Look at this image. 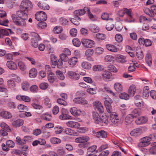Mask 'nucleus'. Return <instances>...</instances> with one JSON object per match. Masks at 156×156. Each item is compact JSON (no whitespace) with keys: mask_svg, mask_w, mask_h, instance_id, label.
<instances>
[{"mask_svg":"<svg viewBox=\"0 0 156 156\" xmlns=\"http://www.w3.org/2000/svg\"><path fill=\"white\" fill-rule=\"evenodd\" d=\"M69 112L67 110L63 108L61 111V115L59 117V119L62 120H72L73 117L68 114Z\"/></svg>","mask_w":156,"mask_h":156,"instance_id":"39448f33","label":"nucleus"},{"mask_svg":"<svg viewBox=\"0 0 156 156\" xmlns=\"http://www.w3.org/2000/svg\"><path fill=\"white\" fill-rule=\"evenodd\" d=\"M93 119L94 122L99 124L101 126L107 125L108 121L107 117L106 115L100 117L98 114L96 112H93L92 113Z\"/></svg>","mask_w":156,"mask_h":156,"instance_id":"7ed1b4c3","label":"nucleus"},{"mask_svg":"<svg viewBox=\"0 0 156 156\" xmlns=\"http://www.w3.org/2000/svg\"><path fill=\"white\" fill-rule=\"evenodd\" d=\"M0 115L5 119H10L12 117V114L10 112L6 111H2L0 113Z\"/></svg>","mask_w":156,"mask_h":156,"instance_id":"412c9836","label":"nucleus"},{"mask_svg":"<svg viewBox=\"0 0 156 156\" xmlns=\"http://www.w3.org/2000/svg\"><path fill=\"white\" fill-rule=\"evenodd\" d=\"M55 132L56 134H59L61 133L63 130V128L60 126H58L55 127Z\"/></svg>","mask_w":156,"mask_h":156,"instance_id":"e2e57ef3","label":"nucleus"},{"mask_svg":"<svg viewBox=\"0 0 156 156\" xmlns=\"http://www.w3.org/2000/svg\"><path fill=\"white\" fill-rule=\"evenodd\" d=\"M145 129V128L143 127L135 129L131 132L130 134L132 136H137L144 133Z\"/></svg>","mask_w":156,"mask_h":156,"instance_id":"9d476101","label":"nucleus"},{"mask_svg":"<svg viewBox=\"0 0 156 156\" xmlns=\"http://www.w3.org/2000/svg\"><path fill=\"white\" fill-rule=\"evenodd\" d=\"M149 154L151 155H156V148L151 146L149 149Z\"/></svg>","mask_w":156,"mask_h":156,"instance_id":"338daca9","label":"nucleus"},{"mask_svg":"<svg viewBox=\"0 0 156 156\" xmlns=\"http://www.w3.org/2000/svg\"><path fill=\"white\" fill-rule=\"evenodd\" d=\"M86 8L85 7L83 9H79L74 11V14L75 15V18L76 19H78L79 20H81L80 18L78 16H81L84 15L86 11H87Z\"/></svg>","mask_w":156,"mask_h":156,"instance_id":"f8f14e48","label":"nucleus"},{"mask_svg":"<svg viewBox=\"0 0 156 156\" xmlns=\"http://www.w3.org/2000/svg\"><path fill=\"white\" fill-rule=\"evenodd\" d=\"M102 78L105 81H108L111 79L112 73L108 71H105L102 75Z\"/></svg>","mask_w":156,"mask_h":156,"instance_id":"aec40b11","label":"nucleus"},{"mask_svg":"<svg viewBox=\"0 0 156 156\" xmlns=\"http://www.w3.org/2000/svg\"><path fill=\"white\" fill-rule=\"evenodd\" d=\"M16 98L20 101H23L25 102H29L30 101V98L26 95H18L16 97Z\"/></svg>","mask_w":156,"mask_h":156,"instance_id":"a211bd4d","label":"nucleus"},{"mask_svg":"<svg viewBox=\"0 0 156 156\" xmlns=\"http://www.w3.org/2000/svg\"><path fill=\"white\" fill-rule=\"evenodd\" d=\"M114 86L115 90L118 92H120L122 90V86L119 83H115Z\"/></svg>","mask_w":156,"mask_h":156,"instance_id":"c9c22d12","label":"nucleus"},{"mask_svg":"<svg viewBox=\"0 0 156 156\" xmlns=\"http://www.w3.org/2000/svg\"><path fill=\"white\" fill-rule=\"evenodd\" d=\"M12 125L15 127H19L22 126L24 123V121L22 119H18L15 120H12Z\"/></svg>","mask_w":156,"mask_h":156,"instance_id":"5701e85b","label":"nucleus"},{"mask_svg":"<svg viewBox=\"0 0 156 156\" xmlns=\"http://www.w3.org/2000/svg\"><path fill=\"white\" fill-rule=\"evenodd\" d=\"M18 65L20 69L21 70L24 71L27 69L25 63L22 61H19L18 63Z\"/></svg>","mask_w":156,"mask_h":156,"instance_id":"37998d69","label":"nucleus"},{"mask_svg":"<svg viewBox=\"0 0 156 156\" xmlns=\"http://www.w3.org/2000/svg\"><path fill=\"white\" fill-rule=\"evenodd\" d=\"M68 74L70 77L76 80H78L80 78L79 75L73 71H69L68 72Z\"/></svg>","mask_w":156,"mask_h":156,"instance_id":"a878e982","label":"nucleus"},{"mask_svg":"<svg viewBox=\"0 0 156 156\" xmlns=\"http://www.w3.org/2000/svg\"><path fill=\"white\" fill-rule=\"evenodd\" d=\"M108 69L110 71L113 73H116L118 71V69L115 66L111 64L108 65Z\"/></svg>","mask_w":156,"mask_h":156,"instance_id":"13d9d810","label":"nucleus"},{"mask_svg":"<svg viewBox=\"0 0 156 156\" xmlns=\"http://www.w3.org/2000/svg\"><path fill=\"white\" fill-rule=\"evenodd\" d=\"M96 136L99 138H106L107 136V133L104 130H101L97 132Z\"/></svg>","mask_w":156,"mask_h":156,"instance_id":"7c9ffc66","label":"nucleus"},{"mask_svg":"<svg viewBox=\"0 0 156 156\" xmlns=\"http://www.w3.org/2000/svg\"><path fill=\"white\" fill-rule=\"evenodd\" d=\"M37 74V71L35 68L30 69L29 71V76L30 78H35Z\"/></svg>","mask_w":156,"mask_h":156,"instance_id":"c85d7f7f","label":"nucleus"},{"mask_svg":"<svg viewBox=\"0 0 156 156\" xmlns=\"http://www.w3.org/2000/svg\"><path fill=\"white\" fill-rule=\"evenodd\" d=\"M96 38L99 40H103L105 38V34L101 33H98L96 35Z\"/></svg>","mask_w":156,"mask_h":156,"instance_id":"bf43d9fd","label":"nucleus"},{"mask_svg":"<svg viewBox=\"0 0 156 156\" xmlns=\"http://www.w3.org/2000/svg\"><path fill=\"white\" fill-rule=\"evenodd\" d=\"M88 16L90 19L92 21H95L97 19V17L94 15H93L90 12V9L88 8H86Z\"/></svg>","mask_w":156,"mask_h":156,"instance_id":"4c0bfd02","label":"nucleus"},{"mask_svg":"<svg viewBox=\"0 0 156 156\" xmlns=\"http://www.w3.org/2000/svg\"><path fill=\"white\" fill-rule=\"evenodd\" d=\"M39 87L42 90L46 89L48 87V84L46 82H43L40 84Z\"/></svg>","mask_w":156,"mask_h":156,"instance_id":"603ef678","label":"nucleus"},{"mask_svg":"<svg viewBox=\"0 0 156 156\" xmlns=\"http://www.w3.org/2000/svg\"><path fill=\"white\" fill-rule=\"evenodd\" d=\"M93 106L95 110L100 113H103L104 111L103 107L101 103L99 101H96L93 103Z\"/></svg>","mask_w":156,"mask_h":156,"instance_id":"1a4fd4ad","label":"nucleus"},{"mask_svg":"<svg viewBox=\"0 0 156 156\" xmlns=\"http://www.w3.org/2000/svg\"><path fill=\"white\" fill-rule=\"evenodd\" d=\"M0 126L2 129H4L8 132H10L11 131L9 126L4 122L1 123L0 124Z\"/></svg>","mask_w":156,"mask_h":156,"instance_id":"58836bf2","label":"nucleus"},{"mask_svg":"<svg viewBox=\"0 0 156 156\" xmlns=\"http://www.w3.org/2000/svg\"><path fill=\"white\" fill-rule=\"evenodd\" d=\"M29 87V84L27 81L23 82L22 83V87L23 90L24 91L27 90Z\"/></svg>","mask_w":156,"mask_h":156,"instance_id":"3c124183","label":"nucleus"},{"mask_svg":"<svg viewBox=\"0 0 156 156\" xmlns=\"http://www.w3.org/2000/svg\"><path fill=\"white\" fill-rule=\"evenodd\" d=\"M21 12H16V15H12V18L13 22L16 25L23 28L27 26V20L28 17V15Z\"/></svg>","mask_w":156,"mask_h":156,"instance_id":"f257e3e1","label":"nucleus"},{"mask_svg":"<svg viewBox=\"0 0 156 156\" xmlns=\"http://www.w3.org/2000/svg\"><path fill=\"white\" fill-rule=\"evenodd\" d=\"M97 146L93 145L89 147L87 150L86 154L87 156H96V154L98 152V150H96Z\"/></svg>","mask_w":156,"mask_h":156,"instance_id":"6e6552de","label":"nucleus"},{"mask_svg":"<svg viewBox=\"0 0 156 156\" xmlns=\"http://www.w3.org/2000/svg\"><path fill=\"white\" fill-rule=\"evenodd\" d=\"M72 42L73 45L76 47H79L80 45L81 42L77 38H74Z\"/></svg>","mask_w":156,"mask_h":156,"instance_id":"680f3d73","label":"nucleus"},{"mask_svg":"<svg viewBox=\"0 0 156 156\" xmlns=\"http://www.w3.org/2000/svg\"><path fill=\"white\" fill-rule=\"evenodd\" d=\"M131 114L133 118H136L141 115V112L140 109H135L132 111Z\"/></svg>","mask_w":156,"mask_h":156,"instance_id":"2f4dec72","label":"nucleus"},{"mask_svg":"<svg viewBox=\"0 0 156 156\" xmlns=\"http://www.w3.org/2000/svg\"><path fill=\"white\" fill-rule=\"evenodd\" d=\"M81 66L84 69H90L91 67V64L86 61H84L82 62Z\"/></svg>","mask_w":156,"mask_h":156,"instance_id":"a19ab883","label":"nucleus"},{"mask_svg":"<svg viewBox=\"0 0 156 156\" xmlns=\"http://www.w3.org/2000/svg\"><path fill=\"white\" fill-rule=\"evenodd\" d=\"M104 69V66L100 65H95L93 66V70L94 71H102Z\"/></svg>","mask_w":156,"mask_h":156,"instance_id":"72a5a7b5","label":"nucleus"},{"mask_svg":"<svg viewBox=\"0 0 156 156\" xmlns=\"http://www.w3.org/2000/svg\"><path fill=\"white\" fill-rule=\"evenodd\" d=\"M9 31L11 32V30L10 29H0V33L4 35H8Z\"/></svg>","mask_w":156,"mask_h":156,"instance_id":"a18cd8bd","label":"nucleus"},{"mask_svg":"<svg viewBox=\"0 0 156 156\" xmlns=\"http://www.w3.org/2000/svg\"><path fill=\"white\" fill-rule=\"evenodd\" d=\"M40 40V38H33L31 39L32 45L34 47L36 48L38 46V41Z\"/></svg>","mask_w":156,"mask_h":156,"instance_id":"ea45409f","label":"nucleus"},{"mask_svg":"<svg viewBox=\"0 0 156 156\" xmlns=\"http://www.w3.org/2000/svg\"><path fill=\"white\" fill-rule=\"evenodd\" d=\"M68 61L70 67H73L76 65L78 61V59L76 57L74 56L69 59Z\"/></svg>","mask_w":156,"mask_h":156,"instance_id":"6ab92c4d","label":"nucleus"},{"mask_svg":"<svg viewBox=\"0 0 156 156\" xmlns=\"http://www.w3.org/2000/svg\"><path fill=\"white\" fill-rule=\"evenodd\" d=\"M147 121V118L143 116L140 117L136 119L135 121V122L137 125H141L146 123Z\"/></svg>","mask_w":156,"mask_h":156,"instance_id":"f3484780","label":"nucleus"},{"mask_svg":"<svg viewBox=\"0 0 156 156\" xmlns=\"http://www.w3.org/2000/svg\"><path fill=\"white\" fill-rule=\"evenodd\" d=\"M50 141L52 144H56L61 143V140L58 138L54 137L50 139Z\"/></svg>","mask_w":156,"mask_h":156,"instance_id":"79ce46f5","label":"nucleus"},{"mask_svg":"<svg viewBox=\"0 0 156 156\" xmlns=\"http://www.w3.org/2000/svg\"><path fill=\"white\" fill-rule=\"evenodd\" d=\"M145 61L149 66H151L152 63V58L151 54L147 52L145 57Z\"/></svg>","mask_w":156,"mask_h":156,"instance_id":"393cba45","label":"nucleus"},{"mask_svg":"<svg viewBox=\"0 0 156 156\" xmlns=\"http://www.w3.org/2000/svg\"><path fill=\"white\" fill-rule=\"evenodd\" d=\"M149 87L148 86H145L143 88V96L145 98H147L149 96Z\"/></svg>","mask_w":156,"mask_h":156,"instance_id":"473e14b6","label":"nucleus"},{"mask_svg":"<svg viewBox=\"0 0 156 156\" xmlns=\"http://www.w3.org/2000/svg\"><path fill=\"white\" fill-rule=\"evenodd\" d=\"M133 62V63L130 64V66L128 67V69L129 71L132 72L134 71L135 69V67L139 66L136 62L134 61Z\"/></svg>","mask_w":156,"mask_h":156,"instance_id":"c756f323","label":"nucleus"},{"mask_svg":"<svg viewBox=\"0 0 156 156\" xmlns=\"http://www.w3.org/2000/svg\"><path fill=\"white\" fill-rule=\"evenodd\" d=\"M69 111L72 115L75 116L80 115L82 112L80 110L74 107L71 108L69 109Z\"/></svg>","mask_w":156,"mask_h":156,"instance_id":"ddd939ff","label":"nucleus"},{"mask_svg":"<svg viewBox=\"0 0 156 156\" xmlns=\"http://www.w3.org/2000/svg\"><path fill=\"white\" fill-rule=\"evenodd\" d=\"M59 57L60 59L65 62H67L69 59L68 55L65 53L61 54L59 55Z\"/></svg>","mask_w":156,"mask_h":156,"instance_id":"c03bdc74","label":"nucleus"},{"mask_svg":"<svg viewBox=\"0 0 156 156\" xmlns=\"http://www.w3.org/2000/svg\"><path fill=\"white\" fill-rule=\"evenodd\" d=\"M62 27L60 26H57L54 28L53 31L55 33L59 34L62 31Z\"/></svg>","mask_w":156,"mask_h":156,"instance_id":"de8ad7c7","label":"nucleus"},{"mask_svg":"<svg viewBox=\"0 0 156 156\" xmlns=\"http://www.w3.org/2000/svg\"><path fill=\"white\" fill-rule=\"evenodd\" d=\"M112 100L110 98H108L104 101V105L105 107L111 105V104L112 103Z\"/></svg>","mask_w":156,"mask_h":156,"instance_id":"052dcab7","label":"nucleus"},{"mask_svg":"<svg viewBox=\"0 0 156 156\" xmlns=\"http://www.w3.org/2000/svg\"><path fill=\"white\" fill-rule=\"evenodd\" d=\"M115 58L113 56L107 55L105 57V61L106 62L113 63L114 62Z\"/></svg>","mask_w":156,"mask_h":156,"instance_id":"cd10ccee","label":"nucleus"},{"mask_svg":"<svg viewBox=\"0 0 156 156\" xmlns=\"http://www.w3.org/2000/svg\"><path fill=\"white\" fill-rule=\"evenodd\" d=\"M38 90V87L35 85H34L31 86L30 87V91L33 93L37 92Z\"/></svg>","mask_w":156,"mask_h":156,"instance_id":"774afa93","label":"nucleus"},{"mask_svg":"<svg viewBox=\"0 0 156 156\" xmlns=\"http://www.w3.org/2000/svg\"><path fill=\"white\" fill-rule=\"evenodd\" d=\"M6 66L9 69L12 70H15L17 68L16 64L11 61H7L6 63Z\"/></svg>","mask_w":156,"mask_h":156,"instance_id":"4be33fe9","label":"nucleus"},{"mask_svg":"<svg viewBox=\"0 0 156 156\" xmlns=\"http://www.w3.org/2000/svg\"><path fill=\"white\" fill-rule=\"evenodd\" d=\"M111 121L114 124H116L119 122V119L117 113L115 112L112 113L110 115Z\"/></svg>","mask_w":156,"mask_h":156,"instance_id":"2eb2a0df","label":"nucleus"},{"mask_svg":"<svg viewBox=\"0 0 156 156\" xmlns=\"http://www.w3.org/2000/svg\"><path fill=\"white\" fill-rule=\"evenodd\" d=\"M17 108L20 112H24L27 110V107L22 104L18 105Z\"/></svg>","mask_w":156,"mask_h":156,"instance_id":"864d4df0","label":"nucleus"},{"mask_svg":"<svg viewBox=\"0 0 156 156\" xmlns=\"http://www.w3.org/2000/svg\"><path fill=\"white\" fill-rule=\"evenodd\" d=\"M66 124L68 126L73 128H78L80 126L79 123L72 121L67 122Z\"/></svg>","mask_w":156,"mask_h":156,"instance_id":"4468645a","label":"nucleus"},{"mask_svg":"<svg viewBox=\"0 0 156 156\" xmlns=\"http://www.w3.org/2000/svg\"><path fill=\"white\" fill-rule=\"evenodd\" d=\"M104 88L107 93L111 94L113 96L115 95V94L111 90L110 88L107 84L104 85Z\"/></svg>","mask_w":156,"mask_h":156,"instance_id":"09e8293b","label":"nucleus"},{"mask_svg":"<svg viewBox=\"0 0 156 156\" xmlns=\"http://www.w3.org/2000/svg\"><path fill=\"white\" fill-rule=\"evenodd\" d=\"M41 118L47 121H50L51 120L52 116L50 114L44 113L41 115Z\"/></svg>","mask_w":156,"mask_h":156,"instance_id":"e433bc0d","label":"nucleus"},{"mask_svg":"<svg viewBox=\"0 0 156 156\" xmlns=\"http://www.w3.org/2000/svg\"><path fill=\"white\" fill-rule=\"evenodd\" d=\"M51 74H48V81L51 83H53L55 81L54 74L52 73Z\"/></svg>","mask_w":156,"mask_h":156,"instance_id":"0e129e2a","label":"nucleus"},{"mask_svg":"<svg viewBox=\"0 0 156 156\" xmlns=\"http://www.w3.org/2000/svg\"><path fill=\"white\" fill-rule=\"evenodd\" d=\"M35 17V19L38 21H44L47 20V15L44 12L41 11L36 13Z\"/></svg>","mask_w":156,"mask_h":156,"instance_id":"0eeeda50","label":"nucleus"},{"mask_svg":"<svg viewBox=\"0 0 156 156\" xmlns=\"http://www.w3.org/2000/svg\"><path fill=\"white\" fill-rule=\"evenodd\" d=\"M119 48H117L116 46L111 44H106V47L107 49L112 52H116L118 50H121L122 49V46L121 45H119Z\"/></svg>","mask_w":156,"mask_h":156,"instance_id":"9b49d317","label":"nucleus"},{"mask_svg":"<svg viewBox=\"0 0 156 156\" xmlns=\"http://www.w3.org/2000/svg\"><path fill=\"white\" fill-rule=\"evenodd\" d=\"M136 91V88L135 85H132L129 87L128 93L129 95L133 97L135 94Z\"/></svg>","mask_w":156,"mask_h":156,"instance_id":"b1692460","label":"nucleus"},{"mask_svg":"<svg viewBox=\"0 0 156 156\" xmlns=\"http://www.w3.org/2000/svg\"><path fill=\"white\" fill-rule=\"evenodd\" d=\"M109 15L108 13H104L102 14L101 16V18L104 20H110L111 21H113L112 18L108 19Z\"/></svg>","mask_w":156,"mask_h":156,"instance_id":"8fccbe9b","label":"nucleus"},{"mask_svg":"<svg viewBox=\"0 0 156 156\" xmlns=\"http://www.w3.org/2000/svg\"><path fill=\"white\" fill-rule=\"evenodd\" d=\"M57 77L61 80H63L65 78V76L63 73L59 70H57L56 72Z\"/></svg>","mask_w":156,"mask_h":156,"instance_id":"6e6d98bb","label":"nucleus"},{"mask_svg":"<svg viewBox=\"0 0 156 156\" xmlns=\"http://www.w3.org/2000/svg\"><path fill=\"white\" fill-rule=\"evenodd\" d=\"M154 134H150L148 136L144 137L141 139L138 144L139 147H143L148 146L151 144V141L156 140Z\"/></svg>","mask_w":156,"mask_h":156,"instance_id":"20e7f679","label":"nucleus"},{"mask_svg":"<svg viewBox=\"0 0 156 156\" xmlns=\"http://www.w3.org/2000/svg\"><path fill=\"white\" fill-rule=\"evenodd\" d=\"M73 101L75 103L79 104H86L87 101L84 98L81 97L75 98L73 100Z\"/></svg>","mask_w":156,"mask_h":156,"instance_id":"dca6fc26","label":"nucleus"},{"mask_svg":"<svg viewBox=\"0 0 156 156\" xmlns=\"http://www.w3.org/2000/svg\"><path fill=\"white\" fill-rule=\"evenodd\" d=\"M16 140L17 143L19 144H26L24 139H21L19 136L16 137Z\"/></svg>","mask_w":156,"mask_h":156,"instance_id":"69168bd1","label":"nucleus"},{"mask_svg":"<svg viewBox=\"0 0 156 156\" xmlns=\"http://www.w3.org/2000/svg\"><path fill=\"white\" fill-rule=\"evenodd\" d=\"M51 65L52 67L54 68L56 66V64L57 63L58 59L54 55H52L51 56Z\"/></svg>","mask_w":156,"mask_h":156,"instance_id":"f704fd0d","label":"nucleus"},{"mask_svg":"<svg viewBox=\"0 0 156 156\" xmlns=\"http://www.w3.org/2000/svg\"><path fill=\"white\" fill-rule=\"evenodd\" d=\"M119 97L121 99H124L126 100L129 99V95L125 92L120 94L119 95Z\"/></svg>","mask_w":156,"mask_h":156,"instance_id":"49530a36","label":"nucleus"},{"mask_svg":"<svg viewBox=\"0 0 156 156\" xmlns=\"http://www.w3.org/2000/svg\"><path fill=\"white\" fill-rule=\"evenodd\" d=\"M94 53V51L92 49H88L85 51V55L86 57L91 56Z\"/></svg>","mask_w":156,"mask_h":156,"instance_id":"4d7b16f0","label":"nucleus"},{"mask_svg":"<svg viewBox=\"0 0 156 156\" xmlns=\"http://www.w3.org/2000/svg\"><path fill=\"white\" fill-rule=\"evenodd\" d=\"M82 44L87 48H91L94 47L95 42L94 41L86 38H83L81 40Z\"/></svg>","mask_w":156,"mask_h":156,"instance_id":"423d86ee","label":"nucleus"},{"mask_svg":"<svg viewBox=\"0 0 156 156\" xmlns=\"http://www.w3.org/2000/svg\"><path fill=\"white\" fill-rule=\"evenodd\" d=\"M20 7L21 9L16 12H21L22 13L29 15V12L33 9V5L29 0H23L21 2Z\"/></svg>","mask_w":156,"mask_h":156,"instance_id":"f03ea898","label":"nucleus"},{"mask_svg":"<svg viewBox=\"0 0 156 156\" xmlns=\"http://www.w3.org/2000/svg\"><path fill=\"white\" fill-rule=\"evenodd\" d=\"M126 58V57L120 54H118L117 55L115 59L118 62L123 63L125 61Z\"/></svg>","mask_w":156,"mask_h":156,"instance_id":"bb28decb","label":"nucleus"},{"mask_svg":"<svg viewBox=\"0 0 156 156\" xmlns=\"http://www.w3.org/2000/svg\"><path fill=\"white\" fill-rule=\"evenodd\" d=\"M96 88H91L89 87L87 88L86 91L87 92L91 94H94L96 93Z\"/></svg>","mask_w":156,"mask_h":156,"instance_id":"5fc2aeb1","label":"nucleus"}]
</instances>
